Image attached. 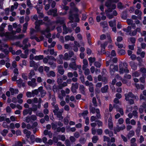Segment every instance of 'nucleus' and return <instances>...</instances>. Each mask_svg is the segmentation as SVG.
<instances>
[{"mask_svg":"<svg viewBox=\"0 0 146 146\" xmlns=\"http://www.w3.org/2000/svg\"><path fill=\"white\" fill-rule=\"evenodd\" d=\"M146 108V102H144L143 103L142 105H141L140 108L139 109V112L142 113L143 111V110Z\"/></svg>","mask_w":146,"mask_h":146,"instance_id":"23","label":"nucleus"},{"mask_svg":"<svg viewBox=\"0 0 146 146\" xmlns=\"http://www.w3.org/2000/svg\"><path fill=\"white\" fill-rule=\"evenodd\" d=\"M35 7L36 9L37 13H38L39 11H41L42 10V5L37 3Z\"/></svg>","mask_w":146,"mask_h":146,"instance_id":"25","label":"nucleus"},{"mask_svg":"<svg viewBox=\"0 0 146 146\" xmlns=\"http://www.w3.org/2000/svg\"><path fill=\"white\" fill-rule=\"evenodd\" d=\"M57 9L56 8H54V9H51L49 10L47 12V14L48 15H52L54 16H57Z\"/></svg>","mask_w":146,"mask_h":146,"instance_id":"13","label":"nucleus"},{"mask_svg":"<svg viewBox=\"0 0 146 146\" xmlns=\"http://www.w3.org/2000/svg\"><path fill=\"white\" fill-rule=\"evenodd\" d=\"M63 34H66L68 33V28H67L66 26L63 25Z\"/></svg>","mask_w":146,"mask_h":146,"instance_id":"40","label":"nucleus"},{"mask_svg":"<svg viewBox=\"0 0 146 146\" xmlns=\"http://www.w3.org/2000/svg\"><path fill=\"white\" fill-rule=\"evenodd\" d=\"M108 123L109 127L110 129H112L113 125L112 118L111 117H109L108 119Z\"/></svg>","mask_w":146,"mask_h":146,"instance_id":"22","label":"nucleus"},{"mask_svg":"<svg viewBox=\"0 0 146 146\" xmlns=\"http://www.w3.org/2000/svg\"><path fill=\"white\" fill-rule=\"evenodd\" d=\"M35 27L36 31V32L40 31L39 26L41 25L45 24V23L42 20H37L36 21L35 23Z\"/></svg>","mask_w":146,"mask_h":146,"instance_id":"6","label":"nucleus"},{"mask_svg":"<svg viewBox=\"0 0 146 146\" xmlns=\"http://www.w3.org/2000/svg\"><path fill=\"white\" fill-rule=\"evenodd\" d=\"M127 64L126 63H121L119 64V72L120 74H123L124 73H128L129 70L127 68Z\"/></svg>","mask_w":146,"mask_h":146,"instance_id":"2","label":"nucleus"},{"mask_svg":"<svg viewBox=\"0 0 146 146\" xmlns=\"http://www.w3.org/2000/svg\"><path fill=\"white\" fill-rule=\"evenodd\" d=\"M90 111L93 113H94L96 112V109L94 107H92L91 106H90L89 107Z\"/></svg>","mask_w":146,"mask_h":146,"instance_id":"55","label":"nucleus"},{"mask_svg":"<svg viewBox=\"0 0 146 146\" xmlns=\"http://www.w3.org/2000/svg\"><path fill=\"white\" fill-rule=\"evenodd\" d=\"M27 5L30 8H31L33 7L32 4L31 3L30 0H27Z\"/></svg>","mask_w":146,"mask_h":146,"instance_id":"56","label":"nucleus"},{"mask_svg":"<svg viewBox=\"0 0 146 146\" xmlns=\"http://www.w3.org/2000/svg\"><path fill=\"white\" fill-rule=\"evenodd\" d=\"M38 89H35L34 90L32 91V93L33 94V97H34V96L37 95L38 93Z\"/></svg>","mask_w":146,"mask_h":146,"instance_id":"53","label":"nucleus"},{"mask_svg":"<svg viewBox=\"0 0 146 146\" xmlns=\"http://www.w3.org/2000/svg\"><path fill=\"white\" fill-rule=\"evenodd\" d=\"M110 72L111 75H113L115 71L118 70V67L117 65L111 64L110 68Z\"/></svg>","mask_w":146,"mask_h":146,"instance_id":"9","label":"nucleus"},{"mask_svg":"<svg viewBox=\"0 0 146 146\" xmlns=\"http://www.w3.org/2000/svg\"><path fill=\"white\" fill-rule=\"evenodd\" d=\"M83 65L82 66V69H84L87 68L88 66V62L86 59H84L83 60Z\"/></svg>","mask_w":146,"mask_h":146,"instance_id":"29","label":"nucleus"},{"mask_svg":"<svg viewBox=\"0 0 146 146\" xmlns=\"http://www.w3.org/2000/svg\"><path fill=\"white\" fill-rule=\"evenodd\" d=\"M125 128V126L124 125H122L120 127L117 125L116 127H114L113 130L115 134H116L117 132H119L121 130H122Z\"/></svg>","mask_w":146,"mask_h":146,"instance_id":"10","label":"nucleus"},{"mask_svg":"<svg viewBox=\"0 0 146 146\" xmlns=\"http://www.w3.org/2000/svg\"><path fill=\"white\" fill-rule=\"evenodd\" d=\"M39 92L40 93L41 97L42 98L46 94V91L43 89V87L40 86L38 88Z\"/></svg>","mask_w":146,"mask_h":146,"instance_id":"17","label":"nucleus"},{"mask_svg":"<svg viewBox=\"0 0 146 146\" xmlns=\"http://www.w3.org/2000/svg\"><path fill=\"white\" fill-rule=\"evenodd\" d=\"M57 68L58 72L61 75H63L64 72V70L63 66L61 65H59L58 66Z\"/></svg>","mask_w":146,"mask_h":146,"instance_id":"19","label":"nucleus"},{"mask_svg":"<svg viewBox=\"0 0 146 146\" xmlns=\"http://www.w3.org/2000/svg\"><path fill=\"white\" fill-rule=\"evenodd\" d=\"M100 25L103 28L108 27V22L106 21L101 22L100 23Z\"/></svg>","mask_w":146,"mask_h":146,"instance_id":"28","label":"nucleus"},{"mask_svg":"<svg viewBox=\"0 0 146 146\" xmlns=\"http://www.w3.org/2000/svg\"><path fill=\"white\" fill-rule=\"evenodd\" d=\"M11 38L9 39H21L24 37L25 35L24 34H21L18 36H11Z\"/></svg>","mask_w":146,"mask_h":146,"instance_id":"21","label":"nucleus"},{"mask_svg":"<svg viewBox=\"0 0 146 146\" xmlns=\"http://www.w3.org/2000/svg\"><path fill=\"white\" fill-rule=\"evenodd\" d=\"M146 78V75L145 74H143V75L140 78L139 80L141 82L143 83L145 82V79Z\"/></svg>","mask_w":146,"mask_h":146,"instance_id":"39","label":"nucleus"},{"mask_svg":"<svg viewBox=\"0 0 146 146\" xmlns=\"http://www.w3.org/2000/svg\"><path fill=\"white\" fill-rule=\"evenodd\" d=\"M103 137L104 141H107L108 142V146H111V143L110 141V138L106 136H104Z\"/></svg>","mask_w":146,"mask_h":146,"instance_id":"24","label":"nucleus"},{"mask_svg":"<svg viewBox=\"0 0 146 146\" xmlns=\"http://www.w3.org/2000/svg\"><path fill=\"white\" fill-rule=\"evenodd\" d=\"M28 84L33 88L37 86V84L36 83V79L34 78H32L31 81L28 82Z\"/></svg>","mask_w":146,"mask_h":146,"instance_id":"16","label":"nucleus"},{"mask_svg":"<svg viewBox=\"0 0 146 146\" xmlns=\"http://www.w3.org/2000/svg\"><path fill=\"white\" fill-rule=\"evenodd\" d=\"M65 39L66 40L68 41L70 40L71 41L74 40V38L72 36H70V35H67L65 37Z\"/></svg>","mask_w":146,"mask_h":146,"instance_id":"27","label":"nucleus"},{"mask_svg":"<svg viewBox=\"0 0 146 146\" xmlns=\"http://www.w3.org/2000/svg\"><path fill=\"white\" fill-rule=\"evenodd\" d=\"M3 47L5 48H8V46L7 44H2L1 45H0V50L1 51H3L4 50Z\"/></svg>","mask_w":146,"mask_h":146,"instance_id":"58","label":"nucleus"},{"mask_svg":"<svg viewBox=\"0 0 146 146\" xmlns=\"http://www.w3.org/2000/svg\"><path fill=\"white\" fill-rule=\"evenodd\" d=\"M105 5L106 7L108 9L105 10V12L107 17L110 19H111L113 17V16H116L117 15V13L116 10H114L112 12V14L110 13L112 12L113 10L115 9L116 6L115 4H111L110 2L106 1Z\"/></svg>","mask_w":146,"mask_h":146,"instance_id":"1","label":"nucleus"},{"mask_svg":"<svg viewBox=\"0 0 146 146\" xmlns=\"http://www.w3.org/2000/svg\"><path fill=\"white\" fill-rule=\"evenodd\" d=\"M43 20L46 22V25L51 22L50 21V20L49 19L48 17L47 16L45 17H44Z\"/></svg>","mask_w":146,"mask_h":146,"instance_id":"42","label":"nucleus"},{"mask_svg":"<svg viewBox=\"0 0 146 146\" xmlns=\"http://www.w3.org/2000/svg\"><path fill=\"white\" fill-rule=\"evenodd\" d=\"M65 19L63 17H58L56 18V20L55 22L56 24H59L60 25H63L64 23Z\"/></svg>","mask_w":146,"mask_h":146,"instance_id":"15","label":"nucleus"},{"mask_svg":"<svg viewBox=\"0 0 146 146\" xmlns=\"http://www.w3.org/2000/svg\"><path fill=\"white\" fill-rule=\"evenodd\" d=\"M35 75V73L33 70H31L29 75V78L31 79L33 76Z\"/></svg>","mask_w":146,"mask_h":146,"instance_id":"43","label":"nucleus"},{"mask_svg":"<svg viewBox=\"0 0 146 146\" xmlns=\"http://www.w3.org/2000/svg\"><path fill=\"white\" fill-rule=\"evenodd\" d=\"M46 82L49 84H53L54 83L55 81L53 79H48L47 80Z\"/></svg>","mask_w":146,"mask_h":146,"instance_id":"54","label":"nucleus"},{"mask_svg":"<svg viewBox=\"0 0 146 146\" xmlns=\"http://www.w3.org/2000/svg\"><path fill=\"white\" fill-rule=\"evenodd\" d=\"M8 130L7 129H4L0 132L1 134L3 136L6 135L8 133Z\"/></svg>","mask_w":146,"mask_h":146,"instance_id":"44","label":"nucleus"},{"mask_svg":"<svg viewBox=\"0 0 146 146\" xmlns=\"http://www.w3.org/2000/svg\"><path fill=\"white\" fill-rule=\"evenodd\" d=\"M37 117L36 116L34 115H32L30 116H27L25 118V121L29 123L30 122H31V120L35 121L36 120Z\"/></svg>","mask_w":146,"mask_h":146,"instance_id":"8","label":"nucleus"},{"mask_svg":"<svg viewBox=\"0 0 146 146\" xmlns=\"http://www.w3.org/2000/svg\"><path fill=\"white\" fill-rule=\"evenodd\" d=\"M29 39L28 38H26L23 41V44L24 45V46L23 47V50H25L27 48L30 47L31 46V44L30 43H28L27 44L28 41Z\"/></svg>","mask_w":146,"mask_h":146,"instance_id":"14","label":"nucleus"},{"mask_svg":"<svg viewBox=\"0 0 146 146\" xmlns=\"http://www.w3.org/2000/svg\"><path fill=\"white\" fill-rule=\"evenodd\" d=\"M55 24L54 21H52L47 25V27L46 29L44 30L41 31V33L44 35H45V32H49L50 31L53 30L54 29L55 26L54 24Z\"/></svg>","mask_w":146,"mask_h":146,"instance_id":"3","label":"nucleus"},{"mask_svg":"<svg viewBox=\"0 0 146 146\" xmlns=\"http://www.w3.org/2000/svg\"><path fill=\"white\" fill-rule=\"evenodd\" d=\"M30 139V142L32 143H33L35 140L34 135H31Z\"/></svg>","mask_w":146,"mask_h":146,"instance_id":"64","label":"nucleus"},{"mask_svg":"<svg viewBox=\"0 0 146 146\" xmlns=\"http://www.w3.org/2000/svg\"><path fill=\"white\" fill-rule=\"evenodd\" d=\"M92 103L94 106L97 107V106L96 99L94 97L93 98Z\"/></svg>","mask_w":146,"mask_h":146,"instance_id":"62","label":"nucleus"},{"mask_svg":"<svg viewBox=\"0 0 146 146\" xmlns=\"http://www.w3.org/2000/svg\"><path fill=\"white\" fill-rule=\"evenodd\" d=\"M54 108V109L53 110V111L54 113H56V112L59 111V108L58 105L56 104Z\"/></svg>","mask_w":146,"mask_h":146,"instance_id":"49","label":"nucleus"},{"mask_svg":"<svg viewBox=\"0 0 146 146\" xmlns=\"http://www.w3.org/2000/svg\"><path fill=\"white\" fill-rule=\"evenodd\" d=\"M92 141L93 143H96L98 140V136H94L92 138Z\"/></svg>","mask_w":146,"mask_h":146,"instance_id":"47","label":"nucleus"},{"mask_svg":"<svg viewBox=\"0 0 146 146\" xmlns=\"http://www.w3.org/2000/svg\"><path fill=\"white\" fill-rule=\"evenodd\" d=\"M135 134V133L133 131H130L128 134L127 135V137L129 139L130 138L133 136Z\"/></svg>","mask_w":146,"mask_h":146,"instance_id":"37","label":"nucleus"},{"mask_svg":"<svg viewBox=\"0 0 146 146\" xmlns=\"http://www.w3.org/2000/svg\"><path fill=\"white\" fill-rule=\"evenodd\" d=\"M110 26L112 27L114 26H116V21L115 20H112L109 22Z\"/></svg>","mask_w":146,"mask_h":146,"instance_id":"32","label":"nucleus"},{"mask_svg":"<svg viewBox=\"0 0 146 146\" xmlns=\"http://www.w3.org/2000/svg\"><path fill=\"white\" fill-rule=\"evenodd\" d=\"M132 76L133 77H138L140 75V73L138 71H135L132 73Z\"/></svg>","mask_w":146,"mask_h":146,"instance_id":"41","label":"nucleus"},{"mask_svg":"<svg viewBox=\"0 0 146 146\" xmlns=\"http://www.w3.org/2000/svg\"><path fill=\"white\" fill-rule=\"evenodd\" d=\"M31 109L33 111H36L37 110V105L34 104H33Z\"/></svg>","mask_w":146,"mask_h":146,"instance_id":"63","label":"nucleus"},{"mask_svg":"<svg viewBox=\"0 0 146 146\" xmlns=\"http://www.w3.org/2000/svg\"><path fill=\"white\" fill-rule=\"evenodd\" d=\"M70 6L74 12L77 13L79 12V10L76 7L75 4L73 2H71L70 4Z\"/></svg>","mask_w":146,"mask_h":146,"instance_id":"18","label":"nucleus"},{"mask_svg":"<svg viewBox=\"0 0 146 146\" xmlns=\"http://www.w3.org/2000/svg\"><path fill=\"white\" fill-rule=\"evenodd\" d=\"M69 67L74 70H76L77 68H81L80 66H77L75 62H73L70 63L69 65Z\"/></svg>","mask_w":146,"mask_h":146,"instance_id":"12","label":"nucleus"},{"mask_svg":"<svg viewBox=\"0 0 146 146\" xmlns=\"http://www.w3.org/2000/svg\"><path fill=\"white\" fill-rule=\"evenodd\" d=\"M108 88V86L107 85H106L101 88V91L103 93H106L107 92Z\"/></svg>","mask_w":146,"mask_h":146,"instance_id":"31","label":"nucleus"},{"mask_svg":"<svg viewBox=\"0 0 146 146\" xmlns=\"http://www.w3.org/2000/svg\"><path fill=\"white\" fill-rule=\"evenodd\" d=\"M46 74L47 76L48 77H50L51 76L54 77L56 76L55 73L54 71H49L48 72H47Z\"/></svg>","mask_w":146,"mask_h":146,"instance_id":"30","label":"nucleus"},{"mask_svg":"<svg viewBox=\"0 0 146 146\" xmlns=\"http://www.w3.org/2000/svg\"><path fill=\"white\" fill-rule=\"evenodd\" d=\"M115 108L117 111L119 112L121 115H123L124 114V112L122 108L118 107H115Z\"/></svg>","mask_w":146,"mask_h":146,"instance_id":"38","label":"nucleus"},{"mask_svg":"<svg viewBox=\"0 0 146 146\" xmlns=\"http://www.w3.org/2000/svg\"><path fill=\"white\" fill-rule=\"evenodd\" d=\"M130 65L133 70H135L137 69V63H135L133 61H131L130 62Z\"/></svg>","mask_w":146,"mask_h":146,"instance_id":"20","label":"nucleus"},{"mask_svg":"<svg viewBox=\"0 0 146 146\" xmlns=\"http://www.w3.org/2000/svg\"><path fill=\"white\" fill-rule=\"evenodd\" d=\"M88 60L89 61V63L90 66H92L93 63L94 62L95 60V58L94 57H90L88 58Z\"/></svg>","mask_w":146,"mask_h":146,"instance_id":"36","label":"nucleus"},{"mask_svg":"<svg viewBox=\"0 0 146 146\" xmlns=\"http://www.w3.org/2000/svg\"><path fill=\"white\" fill-rule=\"evenodd\" d=\"M79 90L81 93L84 94L85 93V88L83 85H80L79 87Z\"/></svg>","mask_w":146,"mask_h":146,"instance_id":"33","label":"nucleus"},{"mask_svg":"<svg viewBox=\"0 0 146 146\" xmlns=\"http://www.w3.org/2000/svg\"><path fill=\"white\" fill-rule=\"evenodd\" d=\"M45 88L48 91L49 94V97H51L52 94V89L50 86L49 84L47 85Z\"/></svg>","mask_w":146,"mask_h":146,"instance_id":"26","label":"nucleus"},{"mask_svg":"<svg viewBox=\"0 0 146 146\" xmlns=\"http://www.w3.org/2000/svg\"><path fill=\"white\" fill-rule=\"evenodd\" d=\"M118 53L120 55H123L125 53V51L123 49H118Z\"/></svg>","mask_w":146,"mask_h":146,"instance_id":"48","label":"nucleus"},{"mask_svg":"<svg viewBox=\"0 0 146 146\" xmlns=\"http://www.w3.org/2000/svg\"><path fill=\"white\" fill-rule=\"evenodd\" d=\"M43 55H40L36 56L34 58V59L36 60H39L43 59Z\"/></svg>","mask_w":146,"mask_h":146,"instance_id":"46","label":"nucleus"},{"mask_svg":"<svg viewBox=\"0 0 146 146\" xmlns=\"http://www.w3.org/2000/svg\"><path fill=\"white\" fill-rule=\"evenodd\" d=\"M124 96L125 97V99L126 101H127L128 100H129V99L131 98L135 99L137 100L139 99V98L137 96H135L131 92L125 94Z\"/></svg>","mask_w":146,"mask_h":146,"instance_id":"5","label":"nucleus"},{"mask_svg":"<svg viewBox=\"0 0 146 146\" xmlns=\"http://www.w3.org/2000/svg\"><path fill=\"white\" fill-rule=\"evenodd\" d=\"M6 116L5 114H2L0 116V121H5V119H6Z\"/></svg>","mask_w":146,"mask_h":146,"instance_id":"51","label":"nucleus"},{"mask_svg":"<svg viewBox=\"0 0 146 146\" xmlns=\"http://www.w3.org/2000/svg\"><path fill=\"white\" fill-rule=\"evenodd\" d=\"M44 38L43 36H40L39 38L36 37L35 40L37 42H40V41L42 40Z\"/></svg>","mask_w":146,"mask_h":146,"instance_id":"61","label":"nucleus"},{"mask_svg":"<svg viewBox=\"0 0 146 146\" xmlns=\"http://www.w3.org/2000/svg\"><path fill=\"white\" fill-rule=\"evenodd\" d=\"M57 123H51L52 128V129L55 130L57 128Z\"/></svg>","mask_w":146,"mask_h":146,"instance_id":"57","label":"nucleus"},{"mask_svg":"<svg viewBox=\"0 0 146 146\" xmlns=\"http://www.w3.org/2000/svg\"><path fill=\"white\" fill-rule=\"evenodd\" d=\"M23 132L24 134H26V136L28 138H29L31 134V132L26 129H24Z\"/></svg>","mask_w":146,"mask_h":146,"instance_id":"34","label":"nucleus"},{"mask_svg":"<svg viewBox=\"0 0 146 146\" xmlns=\"http://www.w3.org/2000/svg\"><path fill=\"white\" fill-rule=\"evenodd\" d=\"M27 23H26L23 25V31L24 33H25L26 32V30L27 29Z\"/></svg>","mask_w":146,"mask_h":146,"instance_id":"45","label":"nucleus"},{"mask_svg":"<svg viewBox=\"0 0 146 146\" xmlns=\"http://www.w3.org/2000/svg\"><path fill=\"white\" fill-rule=\"evenodd\" d=\"M21 31V29L20 28H18L17 30L16 31H12L11 33H11V35L13 36L14 35H15L16 34V32L19 33Z\"/></svg>","mask_w":146,"mask_h":146,"instance_id":"50","label":"nucleus"},{"mask_svg":"<svg viewBox=\"0 0 146 146\" xmlns=\"http://www.w3.org/2000/svg\"><path fill=\"white\" fill-rule=\"evenodd\" d=\"M83 70L84 71V74L85 75H88L90 73V71L89 69L86 68Z\"/></svg>","mask_w":146,"mask_h":146,"instance_id":"59","label":"nucleus"},{"mask_svg":"<svg viewBox=\"0 0 146 146\" xmlns=\"http://www.w3.org/2000/svg\"><path fill=\"white\" fill-rule=\"evenodd\" d=\"M23 82V80L21 79H20L18 80H17V83L19 87H21V84Z\"/></svg>","mask_w":146,"mask_h":146,"instance_id":"60","label":"nucleus"},{"mask_svg":"<svg viewBox=\"0 0 146 146\" xmlns=\"http://www.w3.org/2000/svg\"><path fill=\"white\" fill-rule=\"evenodd\" d=\"M58 90V86L55 84H54L52 87V90L54 92H57Z\"/></svg>","mask_w":146,"mask_h":146,"instance_id":"52","label":"nucleus"},{"mask_svg":"<svg viewBox=\"0 0 146 146\" xmlns=\"http://www.w3.org/2000/svg\"><path fill=\"white\" fill-rule=\"evenodd\" d=\"M4 29L3 27H0V36L1 37L5 36L6 40L11 39V33L9 32H7L5 33H4L3 32Z\"/></svg>","mask_w":146,"mask_h":146,"instance_id":"4","label":"nucleus"},{"mask_svg":"<svg viewBox=\"0 0 146 146\" xmlns=\"http://www.w3.org/2000/svg\"><path fill=\"white\" fill-rule=\"evenodd\" d=\"M96 112L97 113L96 116V119H99L101 118V115L100 113V110L98 109H96Z\"/></svg>","mask_w":146,"mask_h":146,"instance_id":"35","label":"nucleus"},{"mask_svg":"<svg viewBox=\"0 0 146 146\" xmlns=\"http://www.w3.org/2000/svg\"><path fill=\"white\" fill-rule=\"evenodd\" d=\"M70 15L69 16V19L71 21L73 20H74L75 21L77 22H78L79 21V19L78 17V15L77 14H72L71 11L69 12Z\"/></svg>","mask_w":146,"mask_h":146,"instance_id":"7","label":"nucleus"},{"mask_svg":"<svg viewBox=\"0 0 146 146\" xmlns=\"http://www.w3.org/2000/svg\"><path fill=\"white\" fill-rule=\"evenodd\" d=\"M63 111L64 109L63 108H62L58 111L56 112V113H54V115H56L57 117L59 118V120H62L63 118V117L62 116V114Z\"/></svg>","mask_w":146,"mask_h":146,"instance_id":"11","label":"nucleus"}]
</instances>
